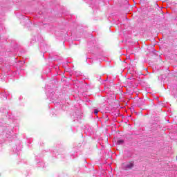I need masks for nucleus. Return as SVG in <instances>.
Wrapping results in <instances>:
<instances>
[{
  "mask_svg": "<svg viewBox=\"0 0 177 177\" xmlns=\"http://www.w3.org/2000/svg\"><path fill=\"white\" fill-rule=\"evenodd\" d=\"M133 162H129L126 165V169H132L133 168Z\"/></svg>",
  "mask_w": 177,
  "mask_h": 177,
  "instance_id": "obj_1",
  "label": "nucleus"
},
{
  "mask_svg": "<svg viewBox=\"0 0 177 177\" xmlns=\"http://www.w3.org/2000/svg\"><path fill=\"white\" fill-rule=\"evenodd\" d=\"M97 113H99V110L95 109V110H94V113H95V115H97Z\"/></svg>",
  "mask_w": 177,
  "mask_h": 177,
  "instance_id": "obj_2",
  "label": "nucleus"
},
{
  "mask_svg": "<svg viewBox=\"0 0 177 177\" xmlns=\"http://www.w3.org/2000/svg\"><path fill=\"white\" fill-rule=\"evenodd\" d=\"M118 143H124V140H119L118 141Z\"/></svg>",
  "mask_w": 177,
  "mask_h": 177,
  "instance_id": "obj_3",
  "label": "nucleus"
}]
</instances>
